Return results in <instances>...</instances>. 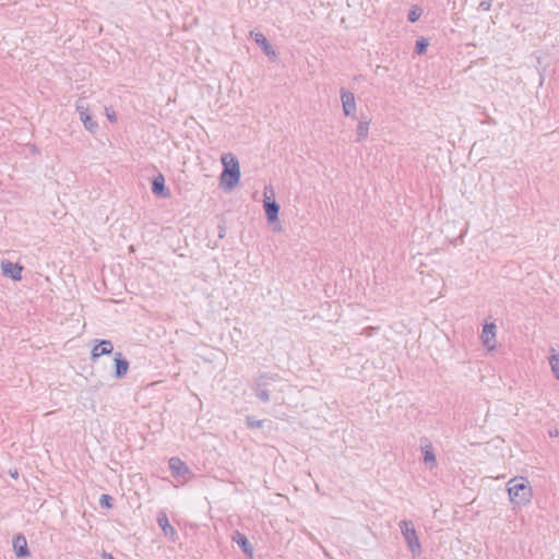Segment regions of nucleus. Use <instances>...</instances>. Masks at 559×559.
Returning a JSON list of instances; mask_svg holds the SVG:
<instances>
[{
	"mask_svg": "<svg viewBox=\"0 0 559 559\" xmlns=\"http://www.w3.org/2000/svg\"><path fill=\"white\" fill-rule=\"evenodd\" d=\"M369 124L370 119L367 116L361 115L356 129L357 142H361L367 139L369 133Z\"/></svg>",
	"mask_w": 559,
	"mask_h": 559,
	"instance_id": "f3484780",
	"label": "nucleus"
},
{
	"mask_svg": "<svg viewBox=\"0 0 559 559\" xmlns=\"http://www.w3.org/2000/svg\"><path fill=\"white\" fill-rule=\"evenodd\" d=\"M373 331H374V328H373V326H368V328H365V329H364V331L361 332V334H364V335H366V336H371Z\"/></svg>",
	"mask_w": 559,
	"mask_h": 559,
	"instance_id": "a878e982",
	"label": "nucleus"
},
{
	"mask_svg": "<svg viewBox=\"0 0 559 559\" xmlns=\"http://www.w3.org/2000/svg\"><path fill=\"white\" fill-rule=\"evenodd\" d=\"M549 436L550 437H557L558 436V430L555 429V430H549Z\"/></svg>",
	"mask_w": 559,
	"mask_h": 559,
	"instance_id": "c85d7f7f",
	"label": "nucleus"
},
{
	"mask_svg": "<svg viewBox=\"0 0 559 559\" xmlns=\"http://www.w3.org/2000/svg\"><path fill=\"white\" fill-rule=\"evenodd\" d=\"M152 192L158 198H169L170 191L165 186V177L163 174H158L152 180Z\"/></svg>",
	"mask_w": 559,
	"mask_h": 559,
	"instance_id": "2eb2a0df",
	"label": "nucleus"
},
{
	"mask_svg": "<svg viewBox=\"0 0 559 559\" xmlns=\"http://www.w3.org/2000/svg\"><path fill=\"white\" fill-rule=\"evenodd\" d=\"M491 5H492V0H483V1H480L479 5H478V10L489 11L491 9Z\"/></svg>",
	"mask_w": 559,
	"mask_h": 559,
	"instance_id": "393cba45",
	"label": "nucleus"
},
{
	"mask_svg": "<svg viewBox=\"0 0 559 559\" xmlns=\"http://www.w3.org/2000/svg\"><path fill=\"white\" fill-rule=\"evenodd\" d=\"M419 442H420V450H421V454H423V462L430 469L437 467L438 463H437V459H436V454H435V449H433V445H432L431 441L429 440V438L421 437L419 439Z\"/></svg>",
	"mask_w": 559,
	"mask_h": 559,
	"instance_id": "0eeeda50",
	"label": "nucleus"
},
{
	"mask_svg": "<svg viewBox=\"0 0 559 559\" xmlns=\"http://www.w3.org/2000/svg\"><path fill=\"white\" fill-rule=\"evenodd\" d=\"M99 506L105 509H111L114 507V498L110 495L103 493L99 498Z\"/></svg>",
	"mask_w": 559,
	"mask_h": 559,
	"instance_id": "5701e85b",
	"label": "nucleus"
},
{
	"mask_svg": "<svg viewBox=\"0 0 559 559\" xmlns=\"http://www.w3.org/2000/svg\"><path fill=\"white\" fill-rule=\"evenodd\" d=\"M399 525L408 550L412 552L413 557H419L423 552V547L414 523L411 520H402Z\"/></svg>",
	"mask_w": 559,
	"mask_h": 559,
	"instance_id": "20e7f679",
	"label": "nucleus"
},
{
	"mask_svg": "<svg viewBox=\"0 0 559 559\" xmlns=\"http://www.w3.org/2000/svg\"><path fill=\"white\" fill-rule=\"evenodd\" d=\"M114 361H115L114 377L116 379H122L128 373L129 361L123 357V355L120 352L115 353Z\"/></svg>",
	"mask_w": 559,
	"mask_h": 559,
	"instance_id": "dca6fc26",
	"label": "nucleus"
},
{
	"mask_svg": "<svg viewBox=\"0 0 559 559\" xmlns=\"http://www.w3.org/2000/svg\"><path fill=\"white\" fill-rule=\"evenodd\" d=\"M496 330L497 325L493 322L485 323L481 331V342L483 344L492 349L496 346Z\"/></svg>",
	"mask_w": 559,
	"mask_h": 559,
	"instance_id": "ddd939ff",
	"label": "nucleus"
},
{
	"mask_svg": "<svg viewBox=\"0 0 559 559\" xmlns=\"http://www.w3.org/2000/svg\"><path fill=\"white\" fill-rule=\"evenodd\" d=\"M168 466L171 472V475L175 478L188 480L192 476V472L189 468V466L187 465V463L183 462L178 456L170 457L168 461Z\"/></svg>",
	"mask_w": 559,
	"mask_h": 559,
	"instance_id": "423d86ee",
	"label": "nucleus"
},
{
	"mask_svg": "<svg viewBox=\"0 0 559 559\" xmlns=\"http://www.w3.org/2000/svg\"><path fill=\"white\" fill-rule=\"evenodd\" d=\"M12 546L13 551L17 558H27L31 556V551L27 546V539L24 534H15L12 539Z\"/></svg>",
	"mask_w": 559,
	"mask_h": 559,
	"instance_id": "9b49d317",
	"label": "nucleus"
},
{
	"mask_svg": "<svg viewBox=\"0 0 559 559\" xmlns=\"http://www.w3.org/2000/svg\"><path fill=\"white\" fill-rule=\"evenodd\" d=\"M1 269L4 276L12 278L13 281L22 280L23 266L20 263H13L9 260L1 262Z\"/></svg>",
	"mask_w": 559,
	"mask_h": 559,
	"instance_id": "f8f14e48",
	"label": "nucleus"
},
{
	"mask_svg": "<svg viewBox=\"0 0 559 559\" xmlns=\"http://www.w3.org/2000/svg\"><path fill=\"white\" fill-rule=\"evenodd\" d=\"M549 365L555 378L559 380V353L549 357Z\"/></svg>",
	"mask_w": 559,
	"mask_h": 559,
	"instance_id": "4be33fe9",
	"label": "nucleus"
},
{
	"mask_svg": "<svg viewBox=\"0 0 559 559\" xmlns=\"http://www.w3.org/2000/svg\"><path fill=\"white\" fill-rule=\"evenodd\" d=\"M17 472L15 471L14 473L11 474L12 477L16 478L17 477Z\"/></svg>",
	"mask_w": 559,
	"mask_h": 559,
	"instance_id": "7c9ffc66",
	"label": "nucleus"
},
{
	"mask_svg": "<svg viewBox=\"0 0 559 559\" xmlns=\"http://www.w3.org/2000/svg\"><path fill=\"white\" fill-rule=\"evenodd\" d=\"M218 237L219 238H224L225 237V234H226V228L222 225L218 226Z\"/></svg>",
	"mask_w": 559,
	"mask_h": 559,
	"instance_id": "bb28decb",
	"label": "nucleus"
},
{
	"mask_svg": "<svg viewBox=\"0 0 559 559\" xmlns=\"http://www.w3.org/2000/svg\"><path fill=\"white\" fill-rule=\"evenodd\" d=\"M223 171L221 174V187L225 189L235 188L240 180V166L236 156L231 153L222 156Z\"/></svg>",
	"mask_w": 559,
	"mask_h": 559,
	"instance_id": "f03ea898",
	"label": "nucleus"
},
{
	"mask_svg": "<svg viewBox=\"0 0 559 559\" xmlns=\"http://www.w3.org/2000/svg\"><path fill=\"white\" fill-rule=\"evenodd\" d=\"M98 343L92 348L91 359L96 361L99 357L104 355H109L114 350V345L109 340H100Z\"/></svg>",
	"mask_w": 559,
	"mask_h": 559,
	"instance_id": "4468645a",
	"label": "nucleus"
},
{
	"mask_svg": "<svg viewBox=\"0 0 559 559\" xmlns=\"http://www.w3.org/2000/svg\"><path fill=\"white\" fill-rule=\"evenodd\" d=\"M508 492L512 503L516 506H526L533 498V490L528 481L525 478H521L520 481L513 478L509 481Z\"/></svg>",
	"mask_w": 559,
	"mask_h": 559,
	"instance_id": "7ed1b4c3",
	"label": "nucleus"
},
{
	"mask_svg": "<svg viewBox=\"0 0 559 559\" xmlns=\"http://www.w3.org/2000/svg\"><path fill=\"white\" fill-rule=\"evenodd\" d=\"M341 100L343 106V112L346 117H350L353 119H357L356 116V102L355 95L350 91L345 88L341 90Z\"/></svg>",
	"mask_w": 559,
	"mask_h": 559,
	"instance_id": "6e6552de",
	"label": "nucleus"
},
{
	"mask_svg": "<svg viewBox=\"0 0 559 559\" xmlns=\"http://www.w3.org/2000/svg\"><path fill=\"white\" fill-rule=\"evenodd\" d=\"M264 212L269 223H274L278 219L280 204L274 199V190L271 186L264 188Z\"/></svg>",
	"mask_w": 559,
	"mask_h": 559,
	"instance_id": "39448f33",
	"label": "nucleus"
},
{
	"mask_svg": "<svg viewBox=\"0 0 559 559\" xmlns=\"http://www.w3.org/2000/svg\"><path fill=\"white\" fill-rule=\"evenodd\" d=\"M282 378L278 373L262 372L253 381L252 390L255 397L262 403L271 401V394L276 391L275 383L281 382ZM283 393V389L277 390Z\"/></svg>",
	"mask_w": 559,
	"mask_h": 559,
	"instance_id": "f257e3e1",
	"label": "nucleus"
},
{
	"mask_svg": "<svg viewBox=\"0 0 559 559\" xmlns=\"http://www.w3.org/2000/svg\"><path fill=\"white\" fill-rule=\"evenodd\" d=\"M107 116H108V119H109L110 121H116V116H115V114H112V115H109V114H108Z\"/></svg>",
	"mask_w": 559,
	"mask_h": 559,
	"instance_id": "c756f323",
	"label": "nucleus"
},
{
	"mask_svg": "<svg viewBox=\"0 0 559 559\" xmlns=\"http://www.w3.org/2000/svg\"><path fill=\"white\" fill-rule=\"evenodd\" d=\"M102 558L103 559H115L110 552H107L105 550L102 552Z\"/></svg>",
	"mask_w": 559,
	"mask_h": 559,
	"instance_id": "cd10ccee",
	"label": "nucleus"
},
{
	"mask_svg": "<svg viewBox=\"0 0 559 559\" xmlns=\"http://www.w3.org/2000/svg\"><path fill=\"white\" fill-rule=\"evenodd\" d=\"M157 524L160 527L163 534L173 543L178 539V533L176 528L169 523L168 516L164 511L157 513Z\"/></svg>",
	"mask_w": 559,
	"mask_h": 559,
	"instance_id": "1a4fd4ad",
	"label": "nucleus"
},
{
	"mask_svg": "<svg viewBox=\"0 0 559 559\" xmlns=\"http://www.w3.org/2000/svg\"><path fill=\"white\" fill-rule=\"evenodd\" d=\"M237 545L239 546V548L245 552V554H249L251 555L252 554V546L249 542V539L246 537V535L239 533V532H236V535L234 536L233 538Z\"/></svg>",
	"mask_w": 559,
	"mask_h": 559,
	"instance_id": "6ab92c4d",
	"label": "nucleus"
},
{
	"mask_svg": "<svg viewBox=\"0 0 559 559\" xmlns=\"http://www.w3.org/2000/svg\"><path fill=\"white\" fill-rule=\"evenodd\" d=\"M246 426L248 429H259L262 428L265 420L264 419H257L254 416L248 415L246 416Z\"/></svg>",
	"mask_w": 559,
	"mask_h": 559,
	"instance_id": "aec40b11",
	"label": "nucleus"
},
{
	"mask_svg": "<svg viewBox=\"0 0 559 559\" xmlns=\"http://www.w3.org/2000/svg\"><path fill=\"white\" fill-rule=\"evenodd\" d=\"M428 45L429 44H428L427 39H425V38L418 39L415 45V52L418 55L425 53L427 51Z\"/></svg>",
	"mask_w": 559,
	"mask_h": 559,
	"instance_id": "b1692460",
	"label": "nucleus"
},
{
	"mask_svg": "<svg viewBox=\"0 0 559 559\" xmlns=\"http://www.w3.org/2000/svg\"><path fill=\"white\" fill-rule=\"evenodd\" d=\"M76 111L80 115V119L82 120L84 128L91 133H95L98 129V123L91 117L88 108L82 100L76 103Z\"/></svg>",
	"mask_w": 559,
	"mask_h": 559,
	"instance_id": "9d476101",
	"label": "nucleus"
},
{
	"mask_svg": "<svg viewBox=\"0 0 559 559\" xmlns=\"http://www.w3.org/2000/svg\"><path fill=\"white\" fill-rule=\"evenodd\" d=\"M423 14V9L419 7V5H413L409 11H408V14H407V20L411 22V23H415L419 20V17L421 16Z\"/></svg>",
	"mask_w": 559,
	"mask_h": 559,
	"instance_id": "412c9836",
	"label": "nucleus"
},
{
	"mask_svg": "<svg viewBox=\"0 0 559 559\" xmlns=\"http://www.w3.org/2000/svg\"><path fill=\"white\" fill-rule=\"evenodd\" d=\"M254 41L260 46V48L266 56L275 55L273 46L270 44V41L262 33L254 34Z\"/></svg>",
	"mask_w": 559,
	"mask_h": 559,
	"instance_id": "a211bd4d",
	"label": "nucleus"
}]
</instances>
